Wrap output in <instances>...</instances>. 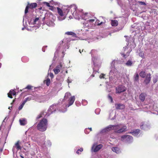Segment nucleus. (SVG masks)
Wrapping results in <instances>:
<instances>
[{"label": "nucleus", "mask_w": 158, "mask_h": 158, "mask_svg": "<svg viewBox=\"0 0 158 158\" xmlns=\"http://www.w3.org/2000/svg\"><path fill=\"white\" fill-rule=\"evenodd\" d=\"M83 151V149L82 148H81L80 149H78L77 151L76 152V153L77 154H79V152L78 151H80V152H81Z\"/></svg>", "instance_id": "ea45409f"}, {"label": "nucleus", "mask_w": 158, "mask_h": 158, "mask_svg": "<svg viewBox=\"0 0 158 158\" xmlns=\"http://www.w3.org/2000/svg\"><path fill=\"white\" fill-rule=\"evenodd\" d=\"M67 81H68V82L69 83H71V81H70L69 79H68Z\"/></svg>", "instance_id": "09e8293b"}, {"label": "nucleus", "mask_w": 158, "mask_h": 158, "mask_svg": "<svg viewBox=\"0 0 158 158\" xmlns=\"http://www.w3.org/2000/svg\"><path fill=\"white\" fill-rule=\"evenodd\" d=\"M102 22H101L100 23H98L97 22V23H98V25H101V24H102Z\"/></svg>", "instance_id": "de8ad7c7"}, {"label": "nucleus", "mask_w": 158, "mask_h": 158, "mask_svg": "<svg viewBox=\"0 0 158 158\" xmlns=\"http://www.w3.org/2000/svg\"><path fill=\"white\" fill-rule=\"evenodd\" d=\"M68 8V6H64L62 7V9L58 7L57 8V12L60 16V17H58L59 21H62L65 19L66 16L68 13L67 12Z\"/></svg>", "instance_id": "f03ea898"}, {"label": "nucleus", "mask_w": 158, "mask_h": 158, "mask_svg": "<svg viewBox=\"0 0 158 158\" xmlns=\"http://www.w3.org/2000/svg\"><path fill=\"white\" fill-rule=\"evenodd\" d=\"M80 15V17H81L82 19L85 20L89 19L90 17V15L87 13L83 14L81 16L80 15Z\"/></svg>", "instance_id": "a211bd4d"}, {"label": "nucleus", "mask_w": 158, "mask_h": 158, "mask_svg": "<svg viewBox=\"0 0 158 158\" xmlns=\"http://www.w3.org/2000/svg\"><path fill=\"white\" fill-rule=\"evenodd\" d=\"M20 157H21L22 158H24L23 157V156H22L21 155H20Z\"/></svg>", "instance_id": "603ef678"}, {"label": "nucleus", "mask_w": 158, "mask_h": 158, "mask_svg": "<svg viewBox=\"0 0 158 158\" xmlns=\"http://www.w3.org/2000/svg\"><path fill=\"white\" fill-rule=\"evenodd\" d=\"M138 3L141 5H146V4L144 2L142 1H138Z\"/></svg>", "instance_id": "e433bc0d"}, {"label": "nucleus", "mask_w": 158, "mask_h": 158, "mask_svg": "<svg viewBox=\"0 0 158 158\" xmlns=\"http://www.w3.org/2000/svg\"><path fill=\"white\" fill-rule=\"evenodd\" d=\"M126 88L123 85H119L116 89V93H120L125 91Z\"/></svg>", "instance_id": "9d476101"}, {"label": "nucleus", "mask_w": 158, "mask_h": 158, "mask_svg": "<svg viewBox=\"0 0 158 158\" xmlns=\"http://www.w3.org/2000/svg\"><path fill=\"white\" fill-rule=\"evenodd\" d=\"M15 92L14 90H11L10 91L9 93L8 94V96L10 98H12V95H15Z\"/></svg>", "instance_id": "6ab92c4d"}, {"label": "nucleus", "mask_w": 158, "mask_h": 158, "mask_svg": "<svg viewBox=\"0 0 158 158\" xmlns=\"http://www.w3.org/2000/svg\"><path fill=\"white\" fill-rule=\"evenodd\" d=\"M121 140L128 143H131L133 141V138L129 135H124L121 137Z\"/></svg>", "instance_id": "0eeeda50"}, {"label": "nucleus", "mask_w": 158, "mask_h": 158, "mask_svg": "<svg viewBox=\"0 0 158 158\" xmlns=\"http://www.w3.org/2000/svg\"><path fill=\"white\" fill-rule=\"evenodd\" d=\"M146 96V94H141L139 96V98L140 100L142 101H143L145 100V98Z\"/></svg>", "instance_id": "5701e85b"}, {"label": "nucleus", "mask_w": 158, "mask_h": 158, "mask_svg": "<svg viewBox=\"0 0 158 158\" xmlns=\"http://www.w3.org/2000/svg\"><path fill=\"white\" fill-rule=\"evenodd\" d=\"M79 52H80L81 53V50H80H80H79Z\"/></svg>", "instance_id": "13d9d810"}, {"label": "nucleus", "mask_w": 158, "mask_h": 158, "mask_svg": "<svg viewBox=\"0 0 158 158\" xmlns=\"http://www.w3.org/2000/svg\"><path fill=\"white\" fill-rule=\"evenodd\" d=\"M97 60V58H96V57H94L92 58V60L94 64L95 63L96 60Z\"/></svg>", "instance_id": "58836bf2"}, {"label": "nucleus", "mask_w": 158, "mask_h": 158, "mask_svg": "<svg viewBox=\"0 0 158 158\" xmlns=\"http://www.w3.org/2000/svg\"><path fill=\"white\" fill-rule=\"evenodd\" d=\"M67 110L66 108H65L64 110H61V111L63 112H65V111H66Z\"/></svg>", "instance_id": "c03bdc74"}, {"label": "nucleus", "mask_w": 158, "mask_h": 158, "mask_svg": "<svg viewBox=\"0 0 158 158\" xmlns=\"http://www.w3.org/2000/svg\"><path fill=\"white\" fill-rule=\"evenodd\" d=\"M14 101H15V100H13V102H14Z\"/></svg>", "instance_id": "338daca9"}, {"label": "nucleus", "mask_w": 158, "mask_h": 158, "mask_svg": "<svg viewBox=\"0 0 158 158\" xmlns=\"http://www.w3.org/2000/svg\"><path fill=\"white\" fill-rule=\"evenodd\" d=\"M45 17H44L43 18H41L40 17L39 18H36L34 20V23L35 24H37V23L40 22L41 21H43Z\"/></svg>", "instance_id": "f3484780"}, {"label": "nucleus", "mask_w": 158, "mask_h": 158, "mask_svg": "<svg viewBox=\"0 0 158 158\" xmlns=\"http://www.w3.org/2000/svg\"><path fill=\"white\" fill-rule=\"evenodd\" d=\"M87 129H85V133H86V134H88V133H86V131H87Z\"/></svg>", "instance_id": "8fccbe9b"}, {"label": "nucleus", "mask_w": 158, "mask_h": 158, "mask_svg": "<svg viewBox=\"0 0 158 158\" xmlns=\"http://www.w3.org/2000/svg\"><path fill=\"white\" fill-rule=\"evenodd\" d=\"M19 122L20 124L21 125H24L27 123L26 119L24 118L20 119Z\"/></svg>", "instance_id": "4be33fe9"}, {"label": "nucleus", "mask_w": 158, "mask_h": 158, "mask_svg": "<svg viewBox=\"0 0 158 158\" xmlns=\"http://www.w3.org/2000/svg\"><path fill=\"white\" fill-rule=\"evenodd\" d=\"M63 41H61L60 42V44H62L63 43Z\"/></svg>", "instance_id": "3c124183"}, {"label": "nucleus", "mask_w": 158, "mask_h": 158, "mask_svg": "<svg viewBox=\"0 0 158 158\" xmlns=\"http://www.w3.org/2000/svg\"><path fill=\"white\" fill-rule=\"evenodd\" d=\"M56 105L53 104L52 106H50L47 112H44L43 114L45 117L48 116L51 114L53 112L55 111L56 109ZM42 115V113H41L39 114L36 118L37 119H38L41 117Z\"/></svg>", "instance_id": "20e7f679"}, {"label": "nucleus", "mask_w": 158, "mask_h": 158, "mask_svg": "<svg viewBox=\"0 0 158 158\" xmlns=\"http://www.w3.org/2000/svg\"><path fill=\"white\" fill-rule=\"evenodd\" d=\"M105 75L103 74H101L99 76V78L101 79L104 78Z\"/></svg>", "instance_id": "a19ab883"}, {"label": "nucleus", "mask_w": 158, "mask_h": 158, "mask_svg": "<svg viewBox=\"0 0 158 158\" xmlns=\"http://www.w3.org/2000/svg\"><path fill=\"white\" fill-rule=\"evenodd\" d=\"M140 130L139 129H136L133 131L131 133L135 136H137L139 134Z\"/></svg>", "instance_id": "b1692460"}, {"label": "nucleus", "mask_w": 158, "mask_h": 158, "mask_svg": "<svg viewBox=\"0 0 158 158\" xmlns=\"http://www.w3.org/2000/svg\"><path fill=\"white\" fill-rule=\"evenodd\" d=\"M31 85H28L27 86V87L25 88L24 89H31Z\"/></svg>", "instance_id": "79ce46f5"}, {"label": "nucleus", "mask_w": 158, "mask_h": 158, "mask_svg": "<svg viewBox=\"0 0 158 158\" xmlns=\"http://www.w3.org/2000/svg\"><path fill=\"white\" fill-rule=\"evenodd\" d=\"M42 50L43 52H45V51L44 50H43V48H42Z\"/></svg>", "instance_id": "e2e57ef3"}, {"label": "nucleus", "mask_w": 158, "mask_h": 158, "mask_svg": "<svg viewBox=\"0 0 158 158\" xmlns=\"http://www.w3.org/2000/svg\"><path fill=\"white\" fill-rule=\"evenodd\" d=\"M69 18L70 19H72V17H71V16H69Z\"/></svg>", "instance_id": "5fc2aeb1"}, {"label": "nucleus", "mask_w": 158, "mask_h": 158, "mask_svg": "<svg viewBox=\"0 0 158 158\" xmlns=\"http://www.w3.org/2000/svg\"><path fill=\"white\" fill-rule=\"evenodd\" d=\"M132 64L131 61L130 60L128 61L126 63V65L127 66H131Z\"/></svg>", "instance_id": "f704fd0d"}, {"label": "nucleus", "mask_w": 158, "mask_h": 158, "mask_svg": "<svg viewBox=\"0 0 158 158\" xmlns=\"http://www.w3.org/2000/svg\"><path fill=\"white\" fill-rule=\"evenodd\" d=\"M112 151L116 153L117 154H118L121 153V149L117 147H112L111 148Z\"/></svg>", "instance_id": "4468645a"}, {"label": "nucleus", "mask_w": 158, "mask_h": 158, "mask_svg": "<svg viewBox=\"0 0 158 158\" xmlns=\"http://www.w3.org/2000/svg\"><path fill=\"white\" fill-rule=\"evenodd\" d=\"M25 29V28H23L22 29V30H24V29Z\"/></svg>", "instance_id": "052dcab7"}, {"label": "nucleus", "mask_w": 158, "mask_h": 158, "mask_svg": "<svg viewBox=\"0 0 158 158\" xmlns=\"http://www.w3.org/2000/svg\"><path fill=\"white\" fill-rule=\"evenodd\" d=\"M26 101H23L21 105L19 106V110L22 109Z\"/></svg>", "instance_id": "7c9ffc66"}, {"label": "nucleus", "mask_w": 158, "mask_h": 158, "mask_svg": "<svg viewBox=\"0 0 158 158\" xmlns=\"http://www.w3.org/2000/svg\"><path fill=\"white\" fill-rule=\"evenodd\" d=\"M44 3L45 4L48 6L50 7V9H52V8H53V7L50 6L49 3L45 2H44Z\"/></svg>", "instance_id": "c9c22d12"}, {"label": "nucleus", "mask_w": 158, "mask_h": 158, "mask_svg": "<svg viewBox=\"0 0 158 158\" xmlns=\"http://www.w3.org/2000/svg\"><path fill=\"white\" fill-rule=\"evenodd\" d=\"M102 144L98 145L97 143H95L93 144L91 147V151L92 152H96L102 148Z\"/></svg>", "instance_id": "6e6552de"}, {"label": "nucleus", "mask_w": 158, "mask_h": 158, "mask_svg": "<svg viewBox=\"0 0 158 158\" xmlns=\"http://www.w3.org/2000/svg\"><path fill=\"white\" fill-rule=\"evenodd\" d=\"M71 94L70 93H65L64 97V99H68L69 97L70 96H71Z\"/></svg>", "instance_id": "c85d7f7f"}, {"label": "nucleus", "mask_w": 158, "mask_h": 158, "mask_svg": "<svg viewBox=\"0 0 158 158\" xmlns=\"http://www.w3.org/2000/svg\"><path fill=\"white\" fill-rule=\"evenodd\" d=\"M91 76H92L93 77H94V76L93 75H91Z\"/></svg>", "instance_id": "680f3d73"}, {"label": "nucleus", "mask_w": 158, "mask_h": 158, "mask_svg": "<svg viewBox=\"0 0 158 158\" xmlns=\"http://www.w3.org/2000/svg\"><path fill=\"white\" fill-rule=\"evenodd\" d=\"M158 78V76L156 75L154 77L153 79V82L154 83H156L157 81Z\"/></svg>", "instance_id": "473e14b6"}, {"label": "nucleus", "mask_w": 158, "mask_h": 158, "mask_svg": "<svg viewBox=\"0 0 158 158\" xmlns=\"http://www.w3.org/2000/svg\"><path fill=\"white\" fill-rule=\"evenodd\" d=\"M139 75L138 74L136 73L134 76V80L135 81H139Z\"/></svg>", "instance_id": "bb28decb"}, {"label": "nucleus", "mask_w": 158, "mask_h": 158, "mask_svg": "<svg viewBox=\"0 0 158 158\" xmlns=\"http://www.w3.org/2000/svg\"><path fill=\"white\" fill-rule=\"evenodd\" d=\"M49 145L50 146L51 145V144L50 143V144H49Z\"/></svg>", "instance_id": "69168bd1"}, {"label": "nucleus", "mask_w": 158, "mask_h": 158, "mask_svg": "<svg viewBox=\"0 0 158 158\" xmlns=\"http://www.w3.org/2000/svg\"><path fill=\"white\" fill-rule=\"evenodd\" d=\"M75 100V96H73L71 97L69 99V104L68 105H65L64 106H65L66 107H69V106H71L73 104Z\"/></svg>", "instance_id": "2eb2a0df"}, {"label": "nucleus", "mask_w": 158, "mask_h": 158, "mask_svg": "<svg viewBox=\"0 0 158 158\" xmlns=\"http://www.w3.org/2000/svg\"><path fill=\"white\" fill-rule=\"evenodd\" d=\"M48 76L50 77L51 78H52L54 77L53 74L52 73H50L48 74Z\"/></svg>", "instance_id": "4c0bfd02"}, {"label": "nucleus", "mask_w": 158, "mask_h": 158, "mask_svg": "<svg viewBox=\"0 0 158 158\" xmlns=\"http://www.w3.org/2000/svg\"><path fill=\"white\" fill-rule=\"evenodd\" d=\"M151 80V74L150 73H148L147 74L146 79L144 80L145 83L147 84L149 83Z\"/></svg>", "instance_id": "dca6fc26"}, {"label": "nucleus", "mask_w": 158, "mask_h": 158, "mask_svg": "<svg viewBox=\"0 0 158 158\" xmlns=\"http://www.w3.org/2000/svg\"><path fill=\"white\" fill-rule=\"evenodd\" d=\"M115 106L117 109L122 110L125 108V106L124 105L120 104H116Z\"/></svg>", "instance_id": "aec40b11"}, {"label": "nucleus", "mask_w": 158, "mask_h": 158, "mask_svg": "<svg viewBox=\"0 0 158 158\" xmlns=\"http://www.w3.org/2000/svg\"><path fill=\"white\" fill-rule=\"evenodd\" d=\"M89 129L90 130V131H92V128H89Z\"/></svg>", "instance_id": "4d7b16f0"}, {"label": "nucleus", "mask_w": 158, "mask_h": 158, "mask_svg": "<svg viewBox=\"0 0 158 158\" xmlns=\"http://www.w3.org/2000/svg\"><path fill=\"white\" fill-rule=\"evenodd\" d=\"M65 34L68 35H72L73 36H75L76 35L74 33L72 32H67L65 33Z\"/></svg>", "instance_id": "72a5a7b5"}, {"label": "nucleus", "mask_w": 158, "mask_h": 158, "mask_svg": "<svg viewBox=\"0 0 158 158\" xmlns=\"http://www.w3.org/2000/svg\"><path fill=\"white\" fill-rule=\"evenodd\" d=\"M67 9V12L70 10L73 16L76 19H80V15L77 13L76 10L77 9V6L74 5H72L70 6H68Z\"/></svg>", "instance_id": "39448f33"}, {"label": "nucleus", "mask_w": 158, "mask_h": 158, "mask_svg": "<svg viewBox=\"0 0 158 158\" xmlns=\"http://www.w3.org/2000/svg\"><path fill=\"white\" fill-rule=\"evenodd\" d=\"M46 24L49 27H53L55 25L53 21L50 20L47 21L46 22Z\"/></svg>", "instance_id": "412c9836"}, {"label": "nucleus", "mask_w": 158, "mask_h": 158, "mask_svg": "<svg viewBox=\"0 0 158 158\" xmlns=\"http://www.w3.org/2000/svg\"><path fill=\"white\" fill-rule=\"evenodd\" d=\"M79 31L80 30H81V31H88V30H87V29H79L78 30Z\"/></svg>", "instance_id": "a18cd8bd"}, {"label": "nucleus", "mask_w": 158, "mask_h": 158, "mask_svg": "<svg viewBox=\"0 0 158 158\" xmlns=\"http://www.w3.org/2000/svg\"><path fill=\"white\" fill-rule=\"evenodd\" d=\"M140 128L143 130H147L149 128L150 125L147 123H142L141 124Z\"/></svg>", "instance_id": "ddd939ff"}, {"label": "nucleus", "mask_w": 158, "mask_h": 158, "mask_svg": "<svg viewBox=\"0 0 158 158\" xmlns=\"http://www.w3.org/2000/svg\"><path fill=\"white\" fill-rule=\"evenodd\" d=\"M13 102H12V103H11V105H12V104H13Z\"/></svg>", "instance_id": "0e129e2a"}, {"label": "nucleus", "mask_w": 158, "mask_h": 158, "mask_svg": "<svg viewBox=\"0 0 158 158\" xmlns=\"http://www.w3.org/2000/svg\"><path fill=\"white\" fill-rule=\"evenodd\" d=\"M140 76L141 77L144 78L147 75L146 74L145 72L144 71H142L140 72L139 74Z\"/></svg>", "instance_id": "a878e982"}, {"label": "nucleus", "mask_w": 158, "mask_h": 158, "mask_svg": "<svg viewBox=\"0 0 158 158\" xmlns=\"http://www.w3.org/2000/svg\"><path fill=\"white\" fill-rule=\"evenodd\" d=\"M37 6V4L36 3H31V4H29V3H28V5L26 6L25 11V14H27L28 11V8L29 7L30 8H35Z\"/></svg>", "instance_id": "9b49d317"}, {"label": "nucleus", "mask_w": 158, "mask_h": 158, "mask_svg": "<svg viewBox=\"0 0 158 158\" xmlns=\"http://www.w3.org/2000/svg\"><path fill=\"white\" fill-rule=\"evenodd\" d=\"M108 98H109V99L110 100L111 102H113V99H112V97L111 96L109 95L108 96Z\"/></svg>", "instance_id": "37998d69"}, {"label": "nucleus", "mask_w": 158, "mask_h": 158, "mask_svg": "<svg viewBox=\"0 0 158 158\" xmlns=\"http://www.w3.org/2000/svg\"><path fill=\"white\" fill-rule=\"evenodd\" d=\"M155 1L156 2H158V0H155Z\"/></svg>", "instance_id": "bf43d9fd"}, {"label": "nucleus", "mask_w": 158, "mask_h": 158, "mask_svg": "<svg viewBox=\"0 0 158 158\" xmlns=\"http://www.w3.org/2000/svg\"><path fill=\"white\" fill-rule=\"evenodd\" d=\"M99 111H100V109H96V110H95V113H96V112H97V111H98V112H99ZM96 113V114H98V113Z\"/></svg>", "instance_id": "49530a36"}, {"label": "nucleus", "mask_w": 158, "mask_h": 158, "mask_svg": "<svg viewBox=\"0 0 158 158\" xmlns=\"http://www.w3.org/2000/svg\"><path fill=\"white\" fill-rule=\"evenodd\" d=\"M126 41L128 42V38H127L126 39Z\"/></svg>", "instance_id": "6e6d98bb"}, {"label": "nucleus", "mask_w": 158, "mask_h": 158, "mask_svg": "<svg viewBox=\"0 0 158 158\" xmlns=\"http://www.w3.org/2000/svg\"><path fill=\"white\" fill-rule=\"evenodd\" d=\"M44 82L46 83L47 85L48 86L50 83V80L49 78H48L46 80L44 81Z\"/></svg>", "instance_id": "2f4dec72"}, {"label": "nucleus", "mask_w": 158, "mask_h": 158, "mask_svg": "<svg viewBox=\"0 0 158 158\" xmlns=\"http://www.w3.org/2000/svg\"><path fill=\"white\" fill-rule=\"evenodd\" d=\"M114 61H113L111 63V65L112 67L109 73V79L110 81L112 80L113 78H114V77H116L117 78H118L120 76L119 73L116 71V69L113 66H114Z\"/></svg>", "instance_id": "7ed1b4c3"}, {"label": "nucleus", "mask_w": 158, "mask_h": 158, "mask_svg": "<svg viewBox=\"0 0 158 158\" xmlns=\"http://www.w3.org/2000/svg\"><path fill=\"white\" fill-rule=\"evenodd\" d=\"M95 19H89L87 21V23L85 22L83 23V26L84 27H89L90 26H89V23L90 24H91L95 21Z\"/></svg>", "instance_id": "f8f14e48"}, {"label": "nucleus", "mask_w": 158, "mask_h": 158, "mask_svg": "<svg viewBox=\"0 0 158 158\" xmlns=\"http://www.w3.org/2000/svg\"><path fill=\"white\" fill-rule=\"evenodd\" d=\"M15 146L18 150L19 149H21V148L19 145V141L17 142L15 144Z\"/></svg>", "instance_id": "cd10ccee"}, {"label": "nucleus", "mask_w": 158, "mask_h": 158, "mask_svg": "<svg viewBox=\"0 0 158 158\" xmlns=\"http://www.w3.org/2000/svg\"><path fill=\"white\" fill-rule=\"evenodd\" d=\"M12 106H11V107H9V108H8V109H9L10 110V109H11L12 108Z\"/></svg>", "instance_id": "864d4df0"}, {"label": "nucleus", "mask_w": 158, "mask_h": 158, "mask_svg": "<svg viewBox=\"0 0 158 158\" xmlns=\"http://www.w3.org/2000/svg\"><path fill=\"white\" fill-rule=\"evenodd\" d=\"M127 129L126 126L122 124L116 125H110L107 127L102 130V131L103 132L114 130V131L118 133H121L126 131Z\"/></svg>", "instance_id": "f257e3e1"}, {"label": "nucleus", "mask_w": 158, "mask_h": 158, "mask_svg": "<svg viewBox=\"0 0 158 158\" xmlns=\"http://www.w3.org/2000/svg\"><path fill=\"white\" fill-rule=\"evenodd\" d=\"M118 23L116 20H112L111 21V24L113 26H116L118 25Z\"/></svg>", "instance_id": "393cba45"}, {"label": "nucleus", "mask_w": 158, "mask_h": 158, "mask_svg": "<svg viewBox=\"0 0 158 158\" xmlns=\"http://www.w3.org/2000/svg\"><path fill=\"white\" fill-rule=\"evenodd\" d=\"M47 121L46 119L42 120L37 125L38 129L41 131H44L47 129Z\"/></svg>", "instance_id": "423d86ee"}, {"label": "nucleus", "mask_w": 158, "mask_h": 158, "mask_svg": "<svg viewBox=\"0 0 158 158\" xmlns=\"http://www.w3.org/2000/svg\"><path fill=\"white\" fill-rule=\"evenodd\" d=\"M34 98H33V96H30L26 98L24 101H26V102L27 101H29L31 99H34Z\"/></svg>", "instance_id": "c756f323"}, {"label": "nucleus", "mask_w": 158, "mask_h": 158, "mask_svg": "<svg viewBox=\"0 0 158 158\" xmlns=\"http://www.w3.org/2000/svg\"><path fill=\"white\" fill-rule=\"evenodd\" d=\"M64 68V66L63 64H60L57 65L56 67L54 69L53 71L55 74H57L62 70Z\"/></svg>", "instance_id": "1a4fd4ad"}]
</instances>
